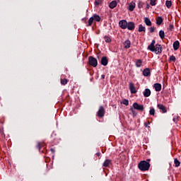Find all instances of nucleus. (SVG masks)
Here are the masks:
<instances>
[{
    "label": "nucleus",
    "instance_id": "6",
    "mask_svg": "<svg viewBox=\"0 0 181 181\" xmlns=\"http://www.w3.org/2000/svg\"><path fill=\"white\" fill-rule=\"evenodd\" d=\"M128 21L127 20H121L119 21V26L121 29H127Z\"/></svg>",
    "mask_w": 181,
    "mask_h": 181
},
{
    "label": "nucleus",
    "instance_id": "45",
    "mask_svg": "<svg viewBox=\"0 0 181 181\" xmlns=\"http://www.w3.org/2000/svg\"><path fill=\"white\" fill-rule=\"evenodd\" d=\"M96 155L97 156H100V155H101V153H97Z\"/></svg>",
    "mask_w": 181,
    "mask_h": 181
},
{
    "label": "nucleus",
    "instance_id": "1",
    "mask_svg": "<svg viewBox=\"0 0 181 181\" xmlns=\"http://www.w3.org/2000/svg\"><path fill=\"white\" fill-rule=\"evenodd\" d=\"M156 43V41L155 40H153L151 41V43L148 46L147 49L148 50H150V52H154L156 54H160L162 53L163 47L162 45L160 44H155Z\"/></svg>",
    "mask_w": 181,
    "mask_h": 181
},
{
    "label": "nucleus",
    "instance_id": "40",
    "mask_svg": "<svg viewBox=\"0 0 181 181\" xmlns=\"http://www.w3.org/2000/svg\"><path fill=\"white\" fill-rule=\"evenodd\" d=\"M104 78H105V75L104 74L101 75V79L104 80Z\"/></svg>",
    "mask_w": 181,
    "mask_h": 181
},
{
    "label": "nucleus",
    "instance_id": "31",
    "mask_svg": "<svg viewBox=\"0 0 181 181\" xmlns=\"http://www.w3.org/2000/svg\"><path fill=\"white\" fill-rule=\"evenodd\" d=\"M103 0H95V6H98V5H101L103 4Z\"/></svg>",
    "mask_w": 181,
    "mask_h": 181
},
{
    "label": "nucleus",
    "instance_id": "15",
    "mask_svg": "<svg viewBox=\"0 0 181 181\" xmlns=\"http://www.w3.org/2000/svg\"><path fill=\"white\" fill-rule=\"evenodd\" d=\"M110 165H111V160L107 159L104 161L103 166L104 168H110Z\"/></svg>",
    "mask_w": 181,
    "mask_h": 181
},
{
    "label": "nucleus",
    "instance_id": "22",
    "mask_svg": "<svg viewBox=\"0 0 181 181\" xmlns=\"http://www.w3.org/2000/svg\"><path fill=\"white\" fill-rule=\"evenodd\" d=\"M144 97H149L151 95V90L149 88H146L144 92Z\"/></svg>",
    "mask_w": 181,
    "mask_h": 181
},
{
    "label": "nucleus",
    "instance_id": "26",
    "mask_svg": "<svg viewBox=\"0 0 181 181\" xmlns=\"http://www.w3.org/2000/svg\"><path fill=\"white\" fill-rule=\"evenodd\" d=\"M103 39H104V40H105V42H106V43H111V37H108V36H107V35H105L104 37H103Z\"/></svg>",
    "mask_w": 181,
    "mask_h": 181
},
{
    "label": "nucleus",
    "instance_id": "13",
    "mask_svg": "<svg viewBox=\"0 0 181 181\" xmlns=\"http://www.w3.org/2000/svg\"><path fill=\"white\" fill-rule=\"evenodd\" d=\"M124 49H129L131 47V41L129 40H127L124 43H123Z\"/></svg>",
    "mask_w": 181,
    "mask_h": 181
},
{
    "label": "nucleus",
    "instance_id": "44",
    "mask_svg": "<svg viewBox=\"0 0 181 181\" xmlns=\"http://www.w3.org/2000/svg\"><path fill=\"white\" fill-rule=\"evenodd\" d=\"M146 162H148V163H149V162H151V159H146V160H145Z\"/></svg>",
    "mask_w": 181,
    "mask_h": 181
},
{
    "label": "nucleus",
    "instance_id": "39",
    "mask_svg": "<svg viewBox=\"0 0 181 181\" xmlns=\"http://www.w3.org/2000/svg\"><path fill=\"white\" fill-rule=\"evenodd\" d=\"M150 33H153L155 32V27H151L149 28Z\"/></svg>",
    "mask_w": 181,
    "mask_h": 181
},
{
    "label": "nucleus",
    "instance_id": "46",
    "mask_svg": "<svg viewBox=\"0 0 181 181\" xmlns=\"http://www.w3.org/2000/svg\"><path fill=\"white\" fill-rule=\"evenodd\" d=\"M174 122H176V119L173 118Z\"/></svg>",
    "mask_w": 181,
    "mask_h": 181
},
{
    "label": "nucleus",
    "instance_id": "33",
    "mask_svg": "<svg viewBox=\"0 0 181 181\" xmlns=\"http://www.w3.org/2000/svg\"><path fill=\"white\" fill-rule=\"evenodd\" d=\"M122 104H124V105H129V100H127V99H124L122 100Z\"/></svg>",
    "mask_w": 181,
    "mask_h": 181
},
{
    "label": "nucleus",
    "instance_id": "14",
    "mask_svg": "<svg viewBox=\"0 0 181 181\" xmlns=\"http://www.w3.org/2000/svg\"><path fill=\"white\" fill-rule=\"evenodd\" d=\"M153 87L156 91H160L162 90V85L160 83H154Z\"/></svg>",
    "mask_w": 181,
    "mask_h": 181
},
{
    "label": "nucleus",
    "instance_id": "32",
    "mask_svg": "<svg viewBox=\"0 0 181 181\" xmlns=\"http://www.w3.org/2000/svg\"><path fill=\"white\" fill-rule=\"evenodd\" d=\"M67 83H68V81H67L66 78H62L61 79V84L62 86H66V84H67Z\"/></svg>",
    "mask_w": 181,
    "mask_h": 181
},
{
    "label": "nucleus",
    "instance_id": "11",
    "mask_svg": "<svg viewBox=\"0 0 181 181\" xmlns=\"http://www.w3.org/2000/svg\"><path fill=\"white\" fill-rule=\"evenodd\" d=\"M100 63L102 66H107V64H108V58H107V57H103Z\"/></svg>",
    "mask_w": 181,
    "mask_h": 181
},
{
    "label": "nucleus",
    "instance_id": "21",
    "mask_svg": "<svg viewBox=\"0 0 181 181\" xmlns=\"http://www.w3.org/2000/svg\"><path fill=\"white\" fill-rule=\"evenodd\" d=\"M116 6H117V1H112L109 4V8H110V9H114V8H115Z\"/></svg>",
    "mask_w": 181,
    "mask_h": 181
},
{
    "label": "nucleus",
    "instance_id": "28",
    "mask_svg": "<svg viewBox=\"0 0 181 181\" xmlns=\"http://www.w3.org/2000/svg\"><path fill=\"white\" fill-rule=\"evenodd\" d=\"M142 66V60L141 59H137L136 62V67H141Z\"/></svg>",
    "mask_w": 181,
    "mask_h": 181
},
{
    "label": "nucleus",
    "instance_id": "30",
    "mask_svg": "<svg viewBox=\"0 0 181 181\" xmlns=\"http://www.w3.org/2000/svg\"><path fill=\"white\" fill-rule=\"evenodd\" d=\"M94 22V18L93 17H90L88 21V25L87 26H91L93 25V23Z\"/></svg>",
    "mask_w": 181,
    "mask_h": 181
},
{
    "label": "nucleus",
    "instance_id": "2",
    "mask_svg": "<svg viewBox=\"0 0 181 181\" xmlns=\"http://www.w3.org/2000/svg\"><path fill=\"white\" fill-rule=\"evenodd\" d=\"M138 168L140 170H141V172H146V170H149L151 163L146 162L145 160H142L139 163Z\"/></svg>",
    "mask_w": 181,
    "mask_h": 181
},
{
    "label": "nucleus",
    "instance_id": "16",
    "mask_svg": "<svg viewBox=\"0 0 181 181\" xmlns=\"http://www.w3.org/2000/svg\"><path fill=\"white\" fill-rule=\"evenodd\" d=\"M138 32L141 33V32H144L145 33L146 32V28L145 26L142 25V24L139 25V29Z\"/></svg>",
    "mask_w": 181,
    "mask_h": 181
},
{
    "label": "nucleus",
    "instance_id": "12",
    "mask_svg": "<svg viewBox=\"0 0 181 181\" xmlns=\"http://www.w3.org/2000/svg\"><path fill=\"white\" fill-rule=\"evenodd\" d=\"M174 50H177L180 46V42H179V40H176L173 44Z\"/></svg>",
    "mask_w": 181,
    "mask_h": 181
},
{
    "label": "nucleus",
    "instance_id": "36",
    "mask_svg": "<svg viewBox=\"0 0 181 181\" xmlns=\"http://www.w3.org/2000/svg\"><path fill=\"white\" fill-rule=\"evenodd\" d=\"M150 5L155 6V5H156V0H150Z\"/></svg>",
    "mask_w": 181,
    "mask_h": 181
},
{
    "label": "nucleus",
    "instance_id": "38",
    "mask_svg": "<svg viewBox=\"0 0 181 181\" xmlns=\"http://www.w3.org/2000/svg\"><path fill=\"white\" fill-rule=\"evenodd\" d=\"M173 29H175V26L173 25V24H170V25L168 27V30H170V32H172V30H173Z\"/></svg>",
    "mask_w": 181,
    "mask_h": 181
},
{
    "label": "nucleus",
    "instance_id": "29",
    "mask_svg": "<svg viewBox=\"0 0 181 181\" xmlns=\"http://www.w3.org/2000/svg\"><path fill=\"white\" fill-rule=\"evenodd\" d=\"M129 110L132 112L133 117H136V115H138V113L136 112V111H135V110H134V107H130Z\"/></svg>",
    "mask_w": 181,
    "mask_h": 181
},
{
    "label": "nucleus",
    "instance_id": "17",
    "mask_svg": "<svg viewBox=\"0 0 181 181\" xmlns=\"http://www.w3.org/2000/svg\"><path fill=\"white\" fill-rule=\"evenodd\" d=\"M45 146H46V144L44 142H38L37 144V148L40 152L42 148H45Z\"/></svg>",
    "mask_w": 181,
    "mask_h": 181
},
{
    "label": "nucleus",
    "instance_id": "20",
    "mask_svg": "<svg viewBox=\"0 0 181 181\" xmlns=\"http://www.w3.org/2000/svg\"><path fill=\"white\" fill-rule=\"evenodd\" d=\"M92 18H93L94 22H100V21H101V17H100L97 14H94Z\"/></svg>",
    "mask_w": 181,
    "mask_h": 181
},
{
    "label": "nucleus",
    "instance_id": "37",
    "mask_svg": "<svg viewBox=\"0 0 181 181\" xmlns=\"http://www.w3.org/2000/svg\"><path fill=\"white\" fill-rule=\"evenodd\" d=\"M138 8L141 9V8H144V2L139 1L138 3Z\"/></svg>",
    "mask_w": 181,
    "mask_h": 181
},
{
    "label": "nucleus",
    "instance_id": "8",
    "mask_svg": "<svg viewBox=\"0 0 181 181\" xmlns=\"http://www.w3.org/2000/svg\"><path fill=\"white\" fill-rule=\"evenodd\" d=\"M157 107L158 108V110H160L163 114H166V112H168V110H166V107H165V105H163V104H158Z\"/></svg>",
    "mask_w": 181,
    "mask_h": 181
},
{
    "label": "nucleus",
    "instance_id": "35",
    "mask_svg": "<svg viewBox=\"0 0 181 181\" xmlns=\"http://www.w3.org/2000/svg\"><path fill=\"white\" fill-rule=\"evenodd\" d=\"M170 62H176V57L174 55H171L169 58Z\"/></svg>",
    "mask_w": 181,
    "mask_h": 181
},
{
    "label": "nucleus",
    "instance_id": "18",
    "mask_svg": "<svg viewBox=\"0 0 181 181\" xmlns=\"http://www.w3.org/2000/svg\"><path fill=\"white\" fill-rule=\"evenodd\" d=\"M163 23V18H162L161 16H158L156 18V25H158V26L162 25V23Z\"/></svg>",
    "mask_w": 181,
    "mask_h": 181
},
{
    "label": "nucleus",
    "instance_id": "27",
    "mask_svg": "<svg viewBox=\"0 0 181 181\" xmlns=\"http://www.w3.org/2000/svg\"><path fill=\"white\" fill-rule=\"evenodd\" d=\"M165 6H167V8H168V9H170V7L172 6V1L167 0L165 1Z\"/></svg>",
    "mask_w": 181,
    "mask_h": 181
},
{
    "label": "nucleus",
    "instance_id": "25",
    "mask_svg": "<svg viewBox=\"0 0 181 181\" xmlns=\"http://www.w3.org/2000/svg\"><path fill=\"white\" fill-rule=\"evenodd\" d=\"M174 165H175V168H179V166H180V161H179V160H177V158H175L174 159Z\"/></svg>",
    "mask_w": 181,
    "mask_h": 181
},
{
    "label": "nucleus",
    "instance_id": "7",
    "mask_svg": "<svg viewBox=\"0 0 181 181\" xmlns=\"http://www.w3.org/2000/svg\"><path fill=\"white\" fill-rule=\"evenodd\" d=\"M127 29L132 31L135 30V23L132 21L127 22Z\"/></svg>",
    "mask_w": 181,
    "mask_h": 181
},
{
    "label": "nucleus",
    "instance_id": "19",
    "mask_svg": "<svg viewBox=\"0 0 181 181\" xmlns=\"http://www.w3.org/2000/svg\"><path fill=\"white\" fill-rule=\"evenodd\" d=\"M144 23H146V26H152V22L148 17L144 18Z\"/></svg>",
    "mask_w": 181,
    "mask_h": 181
},
{
    "label": "nucleus",
    "instance_id": "5",
    "mask_svg": "<svg viewBox=\"0 0 181 181\" xmlns=\"http://www.w3.org/2000/svg\"><path fill=\"white\" fill-rule=\"evenodd\" d=\"M133 108L137 110V111H144V110H145L144 105H139L138 103H133Z\"/></svg>",
    "mask_w": 181,
    "mask_h": 181
},
{
    "label": "nucleus",
    "instance_id": "23",
    "mask_svg": "<svg viewBox=\"0 0 181 181\" xmlns=\"http://www.w3.org/2000/svg\"><path fill=\"white\" fill-rule=\"evenodd\" d=\"M129 11H130V12H132L134 11V9H135V3H132L129 5V8H128Z\"/></svg>",
    "mask_w": 181,
    "mask_h": 181
},
{
    "label": "nucleus",
    "instance_id": "24",
    "mask_svg": "<svg viewBox=\"0 0 181 181\" xmlns=\"http://www.w3.org/2000/svg\"><path fill=\"white\" fill-rule=\"evenodd\" d=\"M159 36L161 40H163V39H165V31L160 30L159 31Z\"/></svg>",
    "mask_w": 181,
    "mask_h": 181
},
{
    "label": "nucleus",
    "instance_id": "9",
    "mask_svg": "<svg viewBox=\"0 0 181 181\" xmlns=\"http://www.w3.org/2000/svg\"><path fill=\"white\" fill-rule=\"evenodd\" d=\"M129 87L130 93H132V94H136V88H135V86H134V83H132V82L129 83Z\"/></svg>",
    "mask_w": 181,
    "mask_h": 181
},
{
    "label": "nucleus",
    "instance_id": "4",
    "mask_svg": "<svg viewBox=\"0 0 181 181\" xmlns=\"http://www.w3.org/2000/svg\"><path fill=\"white\" fill-rule=\"evenodd\" d=\"M97 115L99 117V118H103V117L105 115V109L103 106L99 107Z\"/></svg>",
    "mask_w": 181,
    "mask_h": 181
},
{
    "label": "nucleus",
    "instance_id": "41",
    "mask_svg": "<svg viewBox=\"0 0 181 181\" xmlns=\"http://www.w3.org/2000/svg\"><path fill=\"white\" fill-rule=\"evenodd\" d=\"M149 8H151V6L149 5V4H146V9H149Z\"/></svg>",
    "mask_w": 181,
    "mask_h": 181
},
{
    "label": "nucleus",
    "instance_id": "43",
    "mask_svg": "<svg viewBox=\"0 0 181 181\" xmlns=\"http://www.w3.org/2000/svg\"><path fill=\"white\" fill-rule=\"evenodd\" d=\"M148 123L145 122V123H144V127H148Z\"/></svg>",
    "mask_w": 181,
    "mask_h": 181
},
{
    "label": "nucleus",
    "instance_id": "47",
    "mask_svg": "<svg viewBox=\"0 0 181 181\" xmlns=\"http://www.w3.org/2000/svg\"><path fill=\"white\" fill-rule=\"evenodd\" d=\"M113 107H114L115 108H117V106H116V105H113Z\"/></svg>",
    "mask_w": 181,
    "mask_h": 181
},
{
    "label": "nucleus",
    "instance_id": "34",
    "mask_svg": "<svg viewBox=\"0 0 181 181\" xmlns=\"http://www.w3.org/2000/svg\"><path fill=\"white\" fill-rule=\"evenodd\" d=\"M149 114L150 115H155V108L151 107L149 110Z\"/></svg>",
    "mask_w": 181,
    "mask_h": 181
},
{
    "label": "nucleus",
    "instance_id": "3",
    "mask_svg": "<svg viewBox=\"0 0 181 181\" xmlns=\"http://www.w3.org/2000/svg\"><path fill=\"white\" fill-rule=\"evenodd\" d=\"M88 63L90 66H92V67H97L98 65V61L93 56L88 57Z\"/></svg>",
    "mask_w": 181,
    "mask_h": 181
},
{
    "label": "nucleus",
    "instance_id": "42",
    "mask_svg": "<svg viewBox=\"0 0 181 181\" xmlns=\"http://www.w3.org/2000/svg\"><path fill=\"white\" fill-rule=\"evenodd\" d=\"M50 151L52 153H54V148H51Z\"/></svg>",
    "mask_w": 181,
    "mask_h": 181
},
{
    "label": "nucleus",
    "instance_id": "10",
    "mask_svg": "<svg viewBox=\"0 0 181 181\" xmlns=\"http://www.w3.org/2000/svg\"><path fill=\"white\" fill-rule=\"evenodd\" d=\"M143 76L144 77H150L151 76V69L149 68H146L143 70Z\"/></svg>",
    "mask_w": 181,
    "mask_h": 181
}]
</instances>
